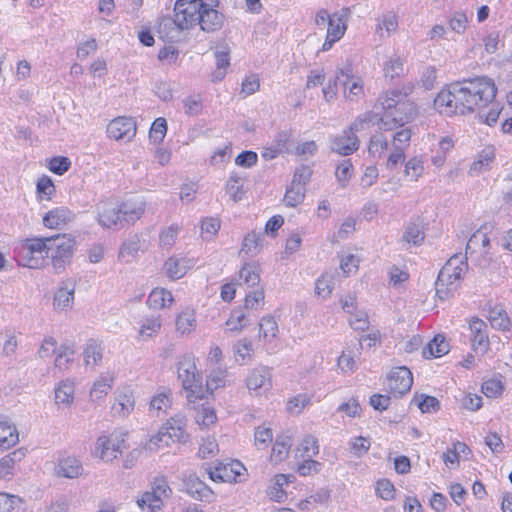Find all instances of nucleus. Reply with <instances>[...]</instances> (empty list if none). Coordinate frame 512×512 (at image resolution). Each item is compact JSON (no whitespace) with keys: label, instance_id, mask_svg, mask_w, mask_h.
<instances>
[{"label":"nucleus","instance_id":"obj_36","mask_svg":"<svg viewBox=\"0 0 512 512\" xmlns=\"http://www.w3.org/2000/svg\"><path fill=\"white\" fill-rule=\"evenodd\" d=\"M278 324L271 315L264 316L259 322V338L271 342L278 333Z\"/></svg>","mask_w":512,"mask_h":512},{"label":"nucleus","instance_id":"obj_52","mask_svg":"<svg viewBox=\"0 0 512 512\" xmlns=\"http://www.w3.org/2000/svg\"><path fill=\"white\" fill-rule=\"evenodd\" d=\"M227 331L240 332L247 326L246 315L242 308L234 309L226 321Z\"/></svg>","mask_w":512,"mask_h":512},{"label":"nucleus","instance_id":"obj_58","mask_svg":"<svg viewBox=\"0 0 512 512\" xmlns=\"http://www.w3.org/2000/svg\"><path fill=\"white\" fill-rule=\"evenodd\" d=\"M167 132V122L160 117L154 120L149 131L150 140L157 144L163 141Z\"/></svg>","mask_w":512,"mask_h":512},{"label":"nucleus","instance_id":"obj_32","mask_svg":"<svg viewBox=\"0 0 512 512\" xmlns=\"http://www.w3.org/2000/svg\"><path fill=\"white\" fill-rule=\"evenodd\" d=\"M172 406V397L169 390L164 389L163 391L155 394L150 401V411L155 413L157 417L161 414L166 413Z\"/></svg>","mask_w":512,"mask_h":512},{"label":"nucleus","instance_id":"obj_38","mask_svg":"<svg viewBox=\"0 0 512 512\" xmlns=\"http://www.w3.org/2000/svg\"><path fill=\"white\" fill-rule=\"evenodd\" d=\"M389 147V140L383 133H376L371 136L368 153L374 158H381Z\"/></svg>","mask_w":512,"mask_h":512},{"label":"nucleus","instance_id":"obj_48","mask_svg":"<svg viewBox=\"0 0 512 512\" xmlns=\"http://www.w3.org/2000/svg\"><path fill=\"white\" fill-rule=\"evenodd\" d=\"M353 171L354 168L350 159H344L337 165L335 177L342 188H345L348 185L353 175Z\"/></svg>","mask_w":512,"mask_h":512},{"label":"nucleus","instance_id":"obj_12","mask_svg":"<svg viewBox=\"0 0 512 512\" xmlns=\"http://www.w3.org/2000/svg\"><path fill=\"white\" fill-rule=\"evenodd\" d=\"M177 376L181 384H201L202 376L197 370L195 358L186 354L177 362Z\"/></svg>","mask_w":512,"mask_h":512},{"label":"nucleus","instance_id":"obj_28","mask_svg":"<svg viewBox=\"0 0 512 512\" xmlns=\"http://www.w3.org/2000/svg\"><path fill=\"white\" fill-rule=\"evenodd\" d=\"M348 16V10H342L332 14L329 19L327 35H330L332 40H340L346 31V18Z\"/></svg>","mask_w":512,"mask_h":512},{"label":"nucleus","instance_id":"obj_42","mask_svg":"<svg viewBox=\"0 0 512 512\" xmlns=\"http://www.w3.org/2000/svg\"><path fill=\"white\" fill-rule=\"evenodd\" d=\"M424 173V161L421 156H414L405 163L404 176L410 181H418Z\"/></svg>","mask_w":512,"mask_h":512},{"label":"nucleus","instance_id":"obj_43","mask_svg":"<svg viewBox=\"0 0 512 512\" xmlns=\"http://www.w3.org/2000/svg\"><path fill=\"white\" fill-rule=\"evenodd\" d=\"M75 350L73 345L64 343L59 346L55 359V367L62 370L74 362Z\"/></svg>","mask_w":512,"mask_h":512},{"label":"nucleus","instance_id":"obj_23","mask_svg":"<svg viewBox=\"0 0 512 512\" xmlns=\"http://www.w3.org/2000/svg\"><path fill=\"white\" fill-rule=\"evenodd\" d=\"M19 442L17 428L10 421L0 416V449L6 450Z\"/></svg>","mask_w":512,"mask_h":512},{"label":"nucleus","instance_id":"obj_40","mask_svg":"<svg viewBox=\"0 0 512 512\" xmlns=\"http://www.w3.org/2000/svg\"><path fill=\"white\" fill-rule=\"evenodd\" d=\"M196 327V318L193 310L182 311L176 319V329L181 334H189Z\"/></svg>","mask_w":512,"mask_h":512},{"label":"nucleus","instance_id":"obj_60","mask_svg":"<svg viewBox=\"0 0 512 512\" xmlns=\"http://www.w3.org/2000/svg\"><path fill=\"white\" fill-rule=\"evenodd\" d=\"M311 402L307 394H299L291 398L287 403V410L292 414H300Z\"/></svg>","mask_w":512,"mask_h":512},{"label":"nucleus","instance_id":"obj_55","mask_svg":"<svg viewBox=\"0 0 512 512\" xmlns=\"http://www.w3.org/2000/svg\"><path fill=\"white\" fill-rule=\"evenodd\" d=\"M399 130H397L392 136V148L406 150L410 145L411 140V130L410 128L399 126Z\"/></svg>","mask_w":512,"mask_h":512},{"label":"nucleus","instance_id":"obj_35","mask_svg":"<svg viewBox=\"0 0 512 512\" xmlns=\"http://www.w3.org/2000/svg\"><path fill=\"white\" fill-rule=\"evenodd\" d=\"M265 239L264 232L252 231L248 233L243 240L241 252H245L250 255H256L263 246Z\"/></svg>","mask_w":512,"mask_h":512},{"label":"nucleus","instance_id":"obj_51","mask_svg":"<svg viewBox=\"0 0 512 512\" xmlns=\"http://www.w3.org/2000/svg\"><path fill=\"white\" fill-rule=\"evenodd\" d=\"M22 499L18 496L0 493V512H21Z\"/></svg>","mask_w":512,"mask_h":512},{"label":"nucleus","instance_id":"obj_9","mask_svg":"<svg viewBox=\"0 0 512 512\" xmlns=\"http://www.w3.org/2000/svg\"><path fill=\"white\" fill-rule=\"evenodd\" d=\"M124 433H112L109 436H100L95 445V456L106 463H110L120 455L125 448Z\"/></svg>","mask_w":512,"mask_h":512},{"label":"nucleus","instance_id":"obj_8","mask_svg":"<svg viewBox=\"0 0 512 512\" xmlns=\"http://www.w3.org/2000/svg\"><path fill=\"white\" fill-rule=\"evenodd\" d=\"M172 494V489L168 482L162 478H155L149 486V489L143 492L137 498V505L142 512H157L162 509L164 501Z\"/></svg>","mask_w":512,"mask_h":512},{"label":"nucleus","instance_id":"obj_16","mask_svg":"<svg viewBox=\"0 0 512 512\" xmlns=\"http://www.w3.org/2000/svg\"><path fill=\"white\" fill-rule=\"evenodd\" d=\"M337 79L339 80V84L344 88L346 99L356 101L363 95L362 81L359 78L354 79L353 76L349 75L348 71L345 72L343 69L339 70Z\"/></svg>","mask_w":512,"mask_h":512},{"label":"nucleus","instance_id":"obj_17","mask_svg":"<svg viewBox=\"0 0 512 512\" xmlns=\"http://www.w3.org/2000/svg\"><path fill=\"white\" fill-rule=\"evenodd\" d=\"M75 293V282L71 279L61 283L54 294L53 305L55 309L66 310L72 307Z\"/></svg>","mask_w":512,"mask_h":512},{"label":"nucleus","instance_id":"obj_7","mask_svg":"<svg viewBox=\"0 0 512 512\" xmlns=\"http://www.w3.org/2000/svg\"><path fill=\"white\" fill-rule=\"evenodd\" d=\"M48 257L52 262L54 269L59 272L64 270L66 264L74 254L75 239L68 234H57L46 237Z\"/></svg>","mask_w":512,"mask_h":512},{"label":"nucleus","instance_id":"obj_54","mask_svg":"<svg viewBox=\"0 0 512 512\" xmlns=\"http://www.w3.org/2000/svg\"><path fill=\"white\" fill-rule=\"evenodd\" d=\"M74 386H57L54 392L55 403L58 406L69 407L74 400Z\"/></svg>","mask_w":512,"mask_h":512},{"label":"nucleus","instance_id":"obj_27","mask_svg":"<svg viewBox=\"0 0 512 512\" xmlns=\"http://www.w3.org/2000/svg\"><path fill=\"white\" fill-rule=\"evenodd\" d=\"M489 245L490 239L487 234L478 230L469 238L466 245L465 255H470V257H472L473 254L477 252L481 255L487 254ZM465 257L467 258V256Z\"/></svg>","mask_w":512,"mask_h":512},{"label":"nucleus","instance_id":"obj_19","mask_svg":"<svg viewBox=\"0 0 512 512\" xmlns=\"http://www.w3.org/2000/svg\"><path fill=\"white\" fill-rule=\"evenodd\" d=\"M425 239L424 228L420 223L408 222L400 239L403 247L410 248L412 246H420Z\"/></svg>","mask_w":512,"mask_h":512},{"label":"nucleus","instance_id":"obj_31","mask_svg":"<svg viewBox=\"0 0 512 512\" xmlns=\"http://www.w3.org/2000/svg\"><path fill=\"white\" fill-rule=\"evenodd\" d=\"M173 295L164 288L153 289L147 299V305L152 309H162L173 302Z\"/></svg>","mask_w":512,"mask_h":512},{"label":"nucleus","instance_id":"obj_30","mask_svg":"<svg viewBox=\"0 0 512 512\" xmlns=\"http://www.w3.org/2000/svg\"><path fill=\"white\" fill-rule=\"evenodd\" d=\"M487 317L493 328L501 331L509 330L511 324L510 318L501 305L490 307Z\"/></svg>","mask_w":512,"mask_h":512},{"label":"nucleus","instance_id":"obj_11","mask_svg":"<svg viewBox=\"0 0 512 512\" xmlns=\"http://www.w3.org/2000/svg\"><path fill=\"white\" fill-rule=\"evenodd\" d=\"M136 122L131 117H117L113 119L107 126V135L109 138L117 141H130L136 135Z\"/></svg>","mask_w":512,"mask_h":512},{"label":"nucleus","instance_id":"obj_2","mask_svg":"<svg viewBox=\"0 0 512 512\" xmlns=\"http://www.w3.org/2000/svg\"><path fill=\"white\" fill-rule=\"evenodd\" d=\"M383 110V116L372 111L360 115L365 125L379 124L383 131H393L411 122L417 115L416 105L408 99V92L398 89L383 92L377 98L375 109Z\"/></svg>","mask_w":512,"mask_h":512},{"label":"nucleus","instance_id":"obj_26","mask_svg":"<svg viewBox=\"0 0 512 512\" xmlns=\"http://www.w3.org/2000/svg\"><path fill=\"white\" fill-rule=\"evenodd\" d=\"M449 350L450 346L446 338L438 334L423 348L422 355L426 359L439 358L446 355Z\"/></svg>","mask_w":512,"mask_h":512},{"label":"nucleus","instance_id":"obj_29","mask_svg":"<svg viewBox=\"0 0 512 512\" xmlns=\"http://www.w3.org/2000/svg\"><path fill=\"white\" fill-rule=\"evenodd\" d=\"M292 446V435L282 434L279 435L272 447L270 459L274 463H279L285 460L289 454Z\"/></svg>","mask_w":512,"mask_h":512},{"label":"nucleus","instance_id":"obj_39","mask_svg":"<svg viewBox=\"0 0 512 512\" xmlns=\"http://www.w3.org/2000/svg\"><path fill=\"white\" fill-rule=\"evenodd\" d=\"M103 348L95 340H89L86 344L83 356L86 366H96L102 360Z\"/></svg>","mask_w":512,"mask_h":512},{"label":"nucleus","instance_id":"obj_63","mask_svg":"<svg viewBox=\"0 0 512 512\" xmlns=\"http://www.w3.org/2000/svg\"><path fill=\"white\" fill-rule=\"evenodd\" d=\"M219 452L218 443L214 437H207L203 440L199 448V456L201 458H209L215 456Z\"/></svg>","mask_w":512,"mask_h":512},{"label":"nucleus","instance_id":"obj_53","mask_svg":"<svg viewBox=\"0 0 512 512\" xmlns=\"http://www.w3.org/2000/svg\"><path fill=\"white\" fill-rule=\"evenodd\" d=\"M172 443L169 436L161 429L153 435L144 445V449L149 452H157L160 449L169 446Z\"/></svg>","mask_w":512,"mask_h":512},{"label":"nucleus","instance_id":"obj_20","mask_svg":"<svg viewBox=\"0 0 512 512\" xmlns=\"http://www.w3.org/2000/svg\"><path fill=\"white\" fill-rule=\"evenodd\" d=\"M55 473L59 477L74 479L83 473L81 462L75 457H66L59 460L55 467Z\"/></svg>","mask_w":512,"mask_h":512},{"label":"nucleus","instance_id":"obj_62","mask_svg":"<svg viewBox=\"0 0 512 512\" xmlns=\"http://www.w3.org/2000/svg\"><path fill=\"white\" fill-rule=\"evenodd\" d=\"M70 166L71 161L68 157L57 156L50 160L48 168L54 174L63 175L69 170Z\"/></svg>","mask_w":512,"mask_h":512},{"label":"nucleus","instance_id":"obj_45","mask_svg":"<svg viewBox=\"0 0 512 512\" xmlns=\"http://www.w3.org/2000/svg\"><path fill=\"white\" fill-rule=\"evenodd\" d=\"M196 410L197 414L195 416V420L199 426L208 428L216 423L217 416L212 407L202 403L201 406Z\"/></svg>","mask_w":512,"mask_h":512},{"label":"nucleus","instance_id":"obj_33","mask_svg":"<svg viewBox=\"0 0 512 512\" xmlns=\"http://www.w3.org/2000/svg\"><path fill=\"white\" fill-rule=\"evenodd\" d=\"M25 456L23 450H15L0 460V477L8 480L13 475V469L16 462L20 461Z\"/></svg>","mask_w":512,"mask_h":512},{"label":"nucleus","instance_id":"obj_25","mask_svg":"<svg viewBox=\"0 0 512 512\" xmlns=\"http://www.w3.org/2000/svg\"><path fill=\"white\" fill-rule=\"evenodd\" d=\"M320 446L318 439L311 434L305 435L298 443L295 456L296 458H313L319 454Z\"/></svg>","mask_w":512,"mask_h":512},{"label":"nucleus","instance_id":"obj_21","mask_svg":"<svg viewBox=\"0 0 512 512\" xmlns=\"http://www.w3.org/2000/svg\"><path fill=\"white\" fill-rule=\"evenodd\" d=\"M73 217L74 214L67 207H57L46 213L43 217V224L47 228L57 229L70 222Z\"/></svg>","mask_w":512,"mask_h":512},{"label":"nucleus","instance_id":"obj_18","mask_svg":"<svg viewBox=\"0 0 512 512\" xmlns=\"http://www.w3.org/2000/svg\"><path fill=\"white\" fill-rule=\"evenodd\" d=\"M192 266L193 263L190 259L171 256L164 263V271L168 278L177 280L185 276Z\"/></svg>","mask_w":512,"mask_h":512},{"label":"nucleus","instance_id":"obj_34","mask_svg":"<svg viewBox=\"0 0 512 512\" xmlns=\"http://www.w3.org/2000/svg\"><path fill=\"white\" fill-rule=\"evenodd\" d=\"M161 321L159 317H147L142 320L138 336L142 341H148L159 334Z\"/></svg>","mask_w":512,"mask_h":512},{"label":"nucleus","instance_id":"obj_22","mask_svg":"<svg viewBox=\"0 0 512 512\" xmlns=\"http://www.w3.org/2000/svg\"><path fill=\"white\" fill-rule=\"evenodd\" d=\"M185 485L188 494L197 500L210 501L213 498V491L195 475H190Z\"/></svg>","mask_w":512,"mask_h":512},{"label":"nucleus","instance_id":"obj_37","mask_svg":"<svg viewBox=\"0 0 512 512\" xmlns=\"http://www.w3.org/2000/svg\"><path fill=\"white\" fill-rule=\"evenodd\" d=\"M141 249V241L137 235L128 238L121 246L119 259L126 263L131 262Z\"/></svg>","mask_w":512,"mask_h":512},{"label":"nucleus","instance_id":"obj_1","mask_svg":"<svg viewBox=\"0 0 512 512\" xmlns=\"http://www.w3.org/2000/svg\"><path fill=\"white\" fill-rule=\"evenodd\" d=\"M496 93V85L488 77L466 79L442 89L434 99V107L446 116L478 111L479 120L493 126L504 111V106L494 101Z\"/></svg>","mask_w":512,"mask_h":512},{"label":"nucleus","instance_id":"obj_49","mask_svg":"<svg viewBox=\"0 0 512 512\" xmlns=\"http://www.w3.org/2000/svg\"><path fill=\"white\" fill-rule=\"evenodd\" d=\"M468 23V16L463 11H455L448 18L450 30L460 35L465 33Z\"/></svg>","mask_w":512,"mask_h":512},{"label":"nucleus","instance_id":"obj_13","mask_svg":"<svg viewBox=\"0 0 512 512\" xmlns=\"http://www.w3.org/2000/svg\"><path fill=\"white\" fill-rule=\"evenodd\" d=\"M358 148L359 139L357 135H352L351 131L343 130L341 134L335 135L330 139L331 151L342 156L351 155Z\"/></svg>","mask_w":512,"mask_h":512},{"label":"nucleus","instance_id":"obj_47","mask_svg":"<svg viewBox=\"0 0 512 512\" xmlns=\"http://www.w3.org/2000/svg\"><path fill=\"white\" fill-rule=\"evenodd\" d=\"M239 278L248 287L254 288L259 285L260 273L254 264H245L239 271Z\"/></svg>","mask_w":512,"mask_h":512},{"label":"nucleus","instance_id":"obj_64","mask_svg":"<svg viewBox=\"0 0 512 512\" xmlns=\"http://www.w3.org/2000/svg\"><path fill=\"white\" fill-rule=\"evenodd\" d=\"M182 102L184 112L189 116H196L202 110V101L200 96H188L183 99Z\"/></svg>","mask_w":512,"mask_h":512},{"label":"nucleus","instance_id":"obj_6","mask_svg":"<svg viewBox=\"0 0 512 512\" xmlns=\"http://www.w3.org/2000/svg\"><path fill=\"white\" fill-rule=\"evenodd\" d=\"M46 237L25 239L16 249V259L24 267L37 269L48 263Z\"/></svg>","mask_w":512,"mask_h":512},{"label":"nucleus","instance_id":"obj_41","mask_svg":"<svg viewBox=\"0 0 512 512\" xmlns=\"http://www.w3.org/2000/svg\"><path fill=\"white\" fill-rule=\"evenodd\" d=\"M386 379L389 383L413 384V374L406 366H397L390 369Z\"/></svg>","mask_w":512,"mask_h":512},{"label":"nucleus","instance_id":"obj_5","mask_svg":"<svg viewBox=\"0 0 512 512\" xmlns=\"http://www.w3.org/2000/svg\"><path fill=\"white\" fill-rule=\"evenodd\" d=\"M467 269V258L462 255L455 254L445 263L435 282L436 294L441 300L448 299L454 294Z\"/></svg>","mask_w":512,"mask_h":512},{"label":"nucleus","instance_id":"obj_50","mask_svg":"<svg viewBox=\"0 0 512 512\" xmlns=\"http://www.w3.org/2000/svg\"><path fill=\"white\" fill-rule=\"evenodd\" d=\"M384 74L386 78L393 80L404 74V59L394 55L385 63Z\"/></svg>","mask_w":512,"mask_h":512},{"label":"nucleus","instance_id":"obj_59","mask_svg":"<svg viewBox=\"0 0 512 512\" xmlns=\"http://www.w3.org/2000/svg\"><path fill=\"white\" fill-rule=\"evenodd\" d=\"M414 400L423 413H433L439 408V401L433 396L421 394L416 396Z\"/></svg>","mask_w":512,"mask_h":512},{"label":"nucleus","instance_id":"obj_15","mask_svg":"<svg viewBox=\"0 0 512 512\" xmlns=\"http://www.w3.org/2000/svg\"><path fill=\"white\" fill-rule=\"evenodd\" d=\"M486 328V323L479 318H474L470 322L469 329L472 335V348L477 353L484 354L489 349V338Z\"/></svg>","mask_w":512,"mask_h":512},{"label":"nucleus","instance_id":"obj_46","mask_svg":"<svg viewBox=\"0 0 512 512\" xmlns=\"http://www.w3.org/2000/svg\"><path fill=\"white\" fill-rule=\"evenodd\" d=\"M306 188L302 185L292 184L287 188L284 202L289 207H296L304 201Z\"/></svg>","mask_w":512,"mask_h":512},{"label":"nucleus","instance_id":"obj_57","mask_svg":"<svg viewBox=\"0 0 512 512\" xmlns=\"http://www.w3.org/2000/svg\"><path fill=\"white\" fill-rule=\"evenodd\" d=\"M271 369L266 366L254 368L247 378V384H265L271 382Z\"/></svg>","mask_w":512,"mask_h":512},{"label":"nucleus","instance_id":"obj_4","mask_svg":"<svg viewBox=\"0 0 512 512\" xmlns=\"http://www.w3.org/2000/svg\"><path fill=\"white\" fill-rule=\"evenodd\" d=\"M143 201H125L115 204L111 201H101L96 205L97 221L107 229H120L125 224L133 225L145 212Z\"/></svg>","mask_w":512,"mask_h":512},{"label":"nucleus","instance_id":"obj_10","mask_svg":"<svg viewBox=\"0 0 512 512\" xmlns=\"http://www.w3.org/2000/svg\"><path fill=\"white\" fill-rule=\"evenodd\" d=\"M245 467L237 460L228 463H218L208 469L209 478L214 482H237L238 477L243 474Z\"/></svg>","mask_w":512,"mask_h":512},{"label":"nucleus","instance_id":"obj_61","mask_svg":"<svg viewBox=\"0 0 512 512\" xmlns=\"http://www.w3.org/2000/svg\"><path fill=\"white\" fill-rule=\"evenodd\" d=\"M321 468L322 464L320 462L313 460V458H306L298 464L297 472L301 476H309L320 472Z\"/></svg>","mask_w":512,"mask_h":512},{"label":"nucleus","instance_id":"obj_56","mask_svg":"<svg viewBox=\"0 0 512 512\" xmlns=\"http://www.w3.org/2000/svg\"><path fill=\"white\" fill-rule=\"evenodd\" d=\"M494 154L492 151H483L479 155L478 160L474 161L469 169V174L471 176H476L479 173H481L484 170H487L489 167V164L493 161Z\"/></svg>","mask_w":512,"mask_h":512},{"label":"nucleus","instance_id":"obj_24","mask_svg":"<svg viewBox=\"0 0 512 512\" xmlns=\"http://www.w3.org/2000/svg\"><path fill=\"white\" fill-rule=\"evenodd\" d=\"M183 391L188 405L193 409H198L202 403L207 404V399L212 394L209 386H184Z\"/></svg>","mask_w":512,"mask_h":512},{"label":"nucleus","instance_id":"obj_3","mask_svg":"<svg viewBox=\"0 0 512 512\" xmlns=\"http://www.w3.org/2000/svg\"><path fill=\"white\" fill-rule=\"evenodd\" d=\"M174 12V18L166 19L164 25L175 26L177 32L197 24L203 31L214 32L223 25L224 16L203 0H177Z\"/></svg>","mask_w":512,"mask_h":512},{"label":"nucleus","instance_id":"obj_14","mask_svg":"<svg viewBox=\"0 0 512 512\" xmlns=\"http://www.w3.org/2000/svg\"><path fill=\"white\" fill-rule=\"evenodd\" d=\"M187 419L181 414L177 413L169 418L161 427L167 436H169L172 443L185 441L188 437L186 433Z\"/></svg>","mask_w":512,"mask_h":512},{"label":"nucleus","instance_id":"obj_44","mask_svg":"<svg viewBox=\"0 0 512 512\" xmlns=\"http://www.w3.org/2000/svg\"><path fill=\"white\" fill-rule=\"evenodd\" d=\"M226 192L234 202L242 200L244 196L243 178L237 173H232L226 182Z\"/></svg>","mask_w":512,"mask_h":512}]
</instances>
